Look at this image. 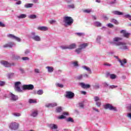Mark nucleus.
<instances>
[{
  "mask_svg": "<svg viewBox=\"0 0 131 131\" xmlns=\"http://www.w3.org/2000/svg\"><path fill=\"white\" fill-rule=\"evenodd\" d=\"M63 22L64 23V26H71L73 24L74 20L70 16H64L63 17Z\"/></svg>",
  "mask_w": 131,
  "mask_h": 131,
  "instance_id": "f257e3e1",
  "label": "nucleus"
},
{
  "mask_svg": "<svg viewBox=\"0 0 131 131\" xmlns=\"http://www.w3.org/2000/svg\"><path fill=\"white\" fill-rule=\"evenodd\" d=\"M114 44L118 47L119 50H123V51H124V50H128V47L126 46V43L123 42H115Z\"/></svg>",
  "mask_w": 131,
  "mask_h": 131,
  "instance_id": "f03ea898",
  "label": "nucleus"
},
{
  "mask_svg": "<svg viewBox=\"0 0 131 131\" xmlns=\"http://www.w3.org/2000/svg\"><path fill=\"white\" fill-rule=\"evenodd\" d=\"M104 108L107 110V109H108L109 110L111 111H117V109L116 108V107L113 106L110 103H107L104 105Z\"/></svg>",
  "mask_w": 131,
  "mask_h": 131,
  "instance_id": "7ed1b4c3",
  "label": "nucleus"
},
{
  "mask_svg": "<svg viewBox=\"0 0 131 131\" xmlns=\"http://www.w3.org/2000/svg\"><path fill=\"white\" fill-rule=\"evenodd\" d=\"M9 127L12 130H16L19 127V124L17 122H12L9 125Z\"/></svg>",
  "mask_w": 131,
  "mask_h": 131,
  "instance_id": "20e7f679",
  "label": "nucleus"
},
{
  "mask_svg": "<svg viewBox=\"0 0 131 131\" xmlns=\"http://www.w3.org/2000/svg\"><path fill=\"white\" fill-rule=\"evenodd\" d=\"M20 84H21V82L20 81L15 82L14 90L19 93H21V92H22V90H21L20 86H19Z\"/></svg>",
  "mask_w": 131,
  "mask_h": 131,
  "instance_id": "39448f33",
  "label": "nucleus"
},
{
  "mask_svg": "<svg viewBox=\"0 0 131 131\" xmlns=\"http://www.w3.org/2000/svg\"><path fill=\"white\" fill-rule=\"evenodd\" d=\"M66 95L65 97L68 98V99H72V98L74 97V93L71 91H67Z\"/></svg>",
  "mask_w": 131,
  "mask_h": 131,
  "instance_id": "423d86ee",
  "label": "nucleus"
},
{
  "mask_svg": "<svg viewBox=\"0 0 131 131\" xmlns=\"http://www.w3.org/2000/svg\"><path fill=\"white\" fill-rule=\"evenodd\" d=\"M1 63L2 65L4 66L5 67H11V66H12V65L13 66H14V63H9L8 61H5V60H2L1 61Z\"/></svg>",
  "mask_w": 131,
  "mask_h": 131,
  "instance_id": "0eeeda50",
  "label": "nucleus"
},
{
  "mask_svg": "<svg viewBox=\"0 0 131 131\" xmlns=\"http://www.w3.org/2000/svg\"><path fill=\"white\" fill-rule=\"evenodd\" d=\"M23 89L25 91L26 90H31L34 89V86H33V85L32 84L24 85L23 86Z\"/></svg>",
  "mask_w": 131,
  "mask_h": 131,
  "instance_id": "6e6552de",
  "label": "nucleus"
},
{
  "mask_svg": "<svg viewBox=\"0 0 131 131\" xmlns=\"http://www.w3.org/2000/svg\"><path fill=\"white\" fill-rule=\"evenodd\" d=\"M120 33L123 35V36H124V37H126V38H128V37H129V36L130 35V34L126 32L125 30H121L120 31Z\"/></svg>",
  "mask_w": 131,
  "mask_h": 131,
  "instance_id": "1a4fd4ad",
  "label": "nucleus"
},
{
  "mask_svg": "<svg viewBox=\"0 0 131 131\" xmlns=\"http://www.w3.org/2000/svg\"><path fill=\"white\" fill-rule=\"evenodd\" d=\"M32 35H33L32 37V39L35 40V41H40V37L38 35H35V32H32Z\"/></svg>",
  "mask_w": 131,
  "mask_h": 131,
  "instance_id": "9d476101",
  "label": "nucleus"
},
{
  "mask_svg": "<svg viewBox=\"0 0 131 131\" xmlns=\"http://www.w3.org/2000/svg\"><path fill=\"white\" fill-rule=\"evenodd\" d=\"M8 37H10V38H12L13 39H15V40H17V41H21V39H20V38L16 37L13 34L8 35Z\"/></svg>",
  "mask_w": 131,
  "mask_h": 131,
  "instance_id": "9b49d317",
  "label": "nucleus"
},
{
  "mask_svg": "<svg viewBox=\"0 0 131 131\" xmlns=\"http://www.w3.org/2000/svg\"><path fill=\"white\" fill-rule=\"evenodd\" d=\"M57 105V103H48L46 105V107L47 108H53L56 107Z\"/></svg>",
  "mask_w": 131,
  "mask_h": 131,
  "instance_id": "f8f14e48",
  "label": "nucleus"
},
{
  "mask_svg": "<svg viewBox=\"0 0 131 131\" xmlns=\"http://www.w3.org/2000/svg\"><path fill=\"white\" fill-rule=\"evenodd\" d=\"M80 85L83 89H90L91 88V85L89 84H85L84 83H80Z\"/></svg>",
  "mask_w": 131,
  "mask_h": 131,
  "instance_id": "ddd939ff",
  "label": "nucleus"
},
{
  "mask_svg": "<svg viewBox=\"0 0 131 131\" xmlns=\"http://www.w3.org/2000/svg\"><path fill=\"white\" fill-rule=\"evenodd\" d=\"M118 61L120 62L121 66H124L125 64H126L127 63V61H126V59H123L121 60L120 59H118Z\"/></svg>",
  "mask_w": 131,
  "mask_h": 131,
  "instance_id": "4468645a",
  "label": "nucleus"
},
{
  "mask_svg": "<svg viewBox=\"0 0 131 131\" xmlns=\"http://www.w3.org/2000/svg\"><path fill=\"white\" fill-rule=\"evenodd\" d=\"M88 46H89V43H83L79 45V48L83 50V49H85Z\"/></svg>",
  "mask_w": 131,
  "mask_h": 131,
  "instance_id": "2eb2a0df",
  "label": "nucleus"
},
{
  "mask_svg": "<svg viewBox=\"0 0 131 131\" xmlns=\"http://www.w3.org/2000/svg\"><path fill=\"white\" fill-rule=\"evenodd\" d=\"M37 29L41 31H48V28L47 27H39L37 28Z\"/></svg>",
  "mask_w": 131,
  "mask_h": 131,
  "instance_id": "dca6fc26",
  "label": "nucleus"
},
{
  "mask_svg": "<svg viewBox=\"0 0 131 131\" xmlns=\"http://www.w3.org/2000/svg\"><path fill=\"white\" fill-rule=\"evenodd\" d=\"M14 46V43L10 42L6 44L3 47L4 48H12Z\"/></svg>",
  "mask_w": 131,
  "mask_h": 131,
  "instance_id": "f3484780",
  "label": "nucleus"
},
{
  "mask_svg": "<svg viewBox=\"0 0 131 131\" xmlns=\"http://www.w3.org/2000/svg\"><path fill=\"white\" fill-rule=\"evenodd\" d=\"M120 40H122V38L119 37H115L113 38V41L115 42H119Z\"/></svg>",
  "mask_w": 131,
  "mask_h": 131,
  "instance_id": "a211bd4d",
  "label": "nucleus"
},
{
  "mask_svg": "<svg viewBox=\"0 0 131 131\" xmlns=\"http://www.w3.org/2000/svg\"><path fill=\"white\" fill-rule=\"evenodd\" d=\"M38 114V112L37 111V110H35L32 112L31 115V116H32L33 117H36Z\"/></svg>",
  "mask_w": 131,
  "mask_h": 131,
  "instance_id": "6ab92c4d",
  "label": "nucleus"
},
{
  "mask_svg": "<svg viewBox=\"0 0 131 131\" xmlns=\"http://www.w3.org/2000/svg\"><path fill=\"white\" fill-rule=\"evenodd\" d=\"M11 99L12 100H13V101H17V100L18 99V97L14 94H13V93L11 94Z\"/></svg>",
  "mask_w": 131,
  "mask_h": 131,
  "instance_id": "aec40b11",
  "label": "nucleus"
},
{
  "mask_svg": "<svg viewBox=\"0 0 131 131\" xmlns=\"http://www.w3.org/2000/svg\"><path fill=\"white\" fill-rule=\"evenodd\" d=\"M76 48V44L72 43L69 46V49L72 50L73 49H75Z\"/></svg>",
  "mask_w": 131,
  "mask_h": 131,
  "instance_id": "412c9836",
  "label": "nucleus"
},
{
  "mask_svg": "<svg viewBox=\"0 0 131 131\" xmlns=\"http://www.w3.org/2000/svg\"><path fill=\"white\" fill-rule=\"evenodd\" d=\"M46 68L48 69V72L50 73L54 71V68L52 67H47Z\"/></svg>",
  "mask_w": 131,
  "mask_h": 131,
  "instance_id": "4be33fe9",
  "label": "nucleus"
},
{
  "mask_svg": "<svg viewBox=\"0 0 131 131\" xmlns=\"http://www.w3.org/2000/svg\"><path fill=\"white\" fill-rule=\"evenodd\" d=\"M50 127L51 129H57L58 126L55 124H52L50 125Z\"/></svg>",
  "mask_w": 131,
  "mask_h": 131,
  "instance_id": "5701e85b",
  "label": "nucleus"
},
{
  "mask_svg": "<svg viewBox=\"0 0 131 131\" xmlns=\"http://www.w3.org/2000/svg\"><path fill=\"white\" fill-rule=\"evenodd\" d=\"M26 17H27V15L24 14H21L19 16H17V18H18V19H23L24 18H26Z\"/></svg>",
  "mask_w": 131,
  "mask_h": 131,
  "instance_id": "b1692460",
  "label": "nucleus"
},
{
  "mask_svg": "<svg viewBox=\"0 0 131 131\" xmlns=\"http://www.w3.org/2000/svg\"><path fill=\"white\" fill-rule=\"evenodd\" d=\"M72 64L74 67H78L79 66L78 65V61H72Z\"/></svg>",
  "mask_w": 131,
  "mask_h": 131,
  "instance_id": "393cba45",
  "label": "nucleus"
},
{
  "mask_svg": "<svg viewBox=\"0 0 131 131\" xmlns=\"http://www.w3.org/2000/svg\"><path fill=\"white\" fill-rule=\"evenodd\" d=\"M83 68L84 69H85V70H86L87 71H88V72H89V73L91 74H92V70H91V69L88 67H85V66H84L83 67Z\"/></svg>",
  "mask_w": 131,
  "mask_h": 131,
  "instance_id": "a878e982",
  "label": "nucleus"
},
{
  "mask_svg": "<svg viewBox=\"0 0 131 131\" xmlns=\"http://www.w3.org/2000/svg\"><path fill=\"white\" fill-rule=\"evenodd\" d=\"M32 6H33V4H27L25 5V7L28 9V8L32 7Z\"/></svg>",
  "mask_w": 131,
  "mask_h": 131,
  "instance_id": "bb28decb",
  "label": "nucleus"
},
{
  "mask_svg": "<svg viewBox=\"0 0 131 131\" xmlns=\"http://www.w3.org/2000/svg\"><path fill=\"white\" fill-rule=\"evenodd\" d=\"M29 103H30V104H32V103H37L36 99H30L29 100Z\"/></svg>",
  "mask_w": 131,
  "mask_h": 131,
  "instance_id": "cd10ccee",
  "label": "nucleus"
},
{
  "mask_svg": "<svg viewBox=\"0 0 131 131\" xmlns=\"http://www.w3.org/2000/svg\"><path fill=\"white\" fill-rule=\"evenodd\" d=\"M56 112L58 113L62 112V107L61 106L57 107L56 109Z\"/></svg>",
  "mask_w": 131,
  "mask_h": 131,
  "instance_id": "c85d7f7f",
  "label": "nucleus"
},
{
  "mask_svg": "<svg viewBox=\"0 0 131 131\" xmlns=\"http://www.w3.org/2000/svg\"><path fill=\"white\" fill-rule=\"evenodd\" d=\"M114 14H115V15H123V13L122 12H120L117 11H114Z\"/></svg>",
  "mask_w": 131,
  "mask_h": 131,
  "instance_id": "c756f323",
  "label": "nucleus"
},
{
  "mask_svg": "<svg viewBox=\"0 0 131 131\" xmlns=\"http://www.w3.org/2000/svg\"><path fill=\"white\" fill-rule=\"evenodd\" d=\"M102 24L99 21H96L95 23V26H97V27H101Z\"/></svg>",
  "mask_w": 131,
  "mask_h": 131,
  "instance_id": "7c9ffc66",
  "label": "nucleus"
},
{
  "mask_svg": "<svg viewBox=\"0 0 131 131\" xmlns=\"http://www.w3.org/2000/svg\"><path fill=\"white\" fill-rule=\"evenodd\" d=\"M82 50V49L79 47V48L76 49L75 52H76L77 54H80V53H81Z\"/></svg>",
  "mask_w": 131,
  "mask_h": 131,
  "instance_id": "2f4dec72",
  "label": "nucleus"
},
{
  "mask_svg": "<svg viewBox=\"0 0 131 131\" xmlns=\"http://www.w3.org/2000/svg\"><path fill=\"white\" fill-rule=\"evenodd\" d=\"M83 13H86L87 14H89L92 12V10L91 9H84L83 10Z\"/></svg>",
  "mask_w": 131,
  "mask_h": 131,
  "instance_id": "473e14b6",
  "label": "nucleus"
},
{
  "mask_svg": "<svg viewBox=\"0 0 131 131\" xmlns=\"http://www.w3.org/2000/svg\"><path fill=\"white\" fill-rule=\"evenodd\" d=\"M111 22H112L113 23H114L116 25H118V24H119L118 21L115 19H112Z\"/></svg>",
  "mask_w": 131,
  "mask_h": 131,
  "instance_id": "72a5a7b5",
  "label": "nucleus"
},
{
  "mask_svg": "<svg viewBox=\"0 0 131 131\" xmlns=\"http://www.w3.org/2000/svg\"><path fill=\"white\" fill-rule=\"evenodd\" d=\"M13 115H14V116H15L16 117H19V116H21V114L19 113H14L13 114Z\"/></svg>",
  "mask_w": 131,
  "mask_h": 131,
  "instance_id": "f704fd0d",
  "label": "nucleus"
},
{
  "mask_svg": "<svg viewBox=\"0 0 131 131\" xmlns=\"http://www.w3.org/2000/svg\"><path fill=\"white\" fill-rule=\"evenodd\" d=\"M30 19H36V15H31L29 16Z\"/></svg>",
  "mask_w": 131,
  "mask_h": 131,
  "instance_id": "c9c22d12",
  "label": "nucleus"
},
{
  "mask_svg": "<svg viewBox=\"0 0 131 131\" xmlns=\"http://www.w3.org/2000/svg\"><path fill=\"white\" fill-rule=\"evenodd\" d=\"M37 95H42L43 94V91L42 90H39L37 92Z\"/></svg>",
  "mask_w": 131,
  "mask_h": 131,
  "instance_id": "e433bc0d",
  "label": "nucleus"
},
{
  "mask_svg": "<svg viewBox=\"0 0 131 131\" xmlns=\"http://www.w3.org/2000/svg\"><path fill=\"white\" fill-rule=\"evenodd\" d=\"M110 77H111V79H115V78H116V75H115L113 74H111Z\"/></svg>",
  "mask_w": 131,
  "mask_h": 131,
  "instance_id": "4c0bfd02",
  "label": "nucleus"
},
{
  "mask_svg": "<svg viewBox=\"0 0 131 131\" xmlns=\"http://www.w3.org/2000/svg\"><path fill=\"white\" fill-rule=\"evenodd\" d=\"M56 86H58V88H64V85L60 83H56Z\"/></svg>",
  "mask_w": 131,
  "mask_h": 131,
  "instance_id": "58836bf2",
  "label": "nucleus"
},
{
  "mask_svg": "<svg viewBox=\"0 0 131 131\" xmlns=\"http://www.w3.org/2000/svg\"><path fill=\"white\" fill-rule=\"evenodd\" d=\"M67 121H68V122H73V119L72 118H69L67 119Z\"/></svg>",
  "mask_w": 131,
  "mask_h": 131,
  "instance_id": "ea45409f",
  "label": "nucleus"
},
{
  "mask_svg": "<svg viewBox=\"0 0 131 131\" xmlns=\"http://www.w3.org/2000/svg\"><path fill=\"white\" fill-rule=\"evenodd\" d=\"M68 7L69 9H74V4H72V5H68Z\"/></svg>",
  "mask_w": 131,
  "mask_h": 131,
  "instance_id": "a19ab883",
  "label": "nucleus"
},
{
  "mask_svg": "<svg viewBox=\"0 0 131 131\" xmlns=\"http://www.w3.org/2000/svg\"><path fill=\"white\" fill-rule=\"evenodd\" d=\"M34 72L35 73H40V70L38 69H35L34 70Z\"/></svg>",
  "mask_w": 131,
  "mask_h": 131,
  "instance_id": "79ce46f5",
  "label": "nucleus"
},
{
  "mask_svg": "<svg viewBox=\"0 0 131 131\" xmlns=\"http://www.w3.org/2000/svg\"><path fill=\"white\" fill-rule=\"evenodd\" d=\"M13 76H14V73H12L11 74H9L8 75V78H11L12 77H13Z\"/></svg>",
  "mask_w": 131,
  "mask_h": 131,
  "instance_id": "37998d69",
  "label": "nucleus"
},
{
  "mask_svg": "<svg viewBox=\"0 0 131 131\" xmlns=\"http://www.w3.org/2000/svg\"><path fill=\"white\" fill-rule=\"evenodd\" d=\"M83 103L82 102H80L79 103V107H80V108H83Z\"/></svg>",
  "mask_w": 131,
  "mask_h": 131,
  "instance_id": "c03bdc74",
  "label": "nucleus"
},
{
  "mask_svg": "<svg viewBox=\"0 0 131 131\" xmlns=\"http://www.w3.org/2000/svg\"><path fill=\"white\" fill-rule=\"evenodd\" d=\"M75 34L78 35V36H82V35H83V33H76Z\"/></svg>",
  "mask_w": 131,
  "mask_h": 131,
  "instance_id": "a18cd8bd",
  "label": "nucleus"
},
{
  "mask_svg": "<svg viewBox=\"0 0 131 131\" xmlns=\"http://www.w3.org/2000/svg\"><path fill=\"white\" fill-rule=\"evenodd\" d=\"M95 89H100V85L98 83H96L94 86Z\"/></svg>",
  "mask_w": 131,
  "mask_h": 131,
  "instance_id": "49530a36",
  "label": "nucleus"
},
{
  "mask_svg": "<svg viewBox=\"0 0 131 131\" xmlns=\"http://www.w3.org/2000/svg\"><path fill=\"white\" fill-rule=\"evenodd\" d=\"M107 26L110 28H112V27H113L114 26L112 24L109 23V24H107Z\"/></svg>",
  "mask_w": 131,
  "mask_h": 131,
  "instance_id": "de8ad7c7",
  "label": "nucleus"
},
{
  "mask_svg": "<svg viewBox=\"0 0 131 131\" xmlns=\"http://www.w3.org/2000/svg\"><path fill=\"white\" fill-rule=\"evenodd\" d=\"M0 27H6V25L0 21Z\"/></svg>",
  "mask_w": 131,
  "mask_h": 131,
  "instance_id": "09e8293b",
  "label": "nucleus"
},
{
  "mask_svg": "<svg viewBox=\"0 0 131 131\" xmlns=\"http://www.w3.org/2000/svg\"><path fill=\"white\" fill-rule=\"evenodd\" d=\"M94 100H95V102H97V101H99V100H100V98L98 96H95L94 97Z\"/></svg>",
  "mask_w": 131,
  "mask_h": 131,
  "instance_id": "8fccbe9b",
  "label": "nucleus"
},
{
  "mask_svg": "<svg viewBox=\"0 0 131 131\" xmlns=\"http://www.w3.org/2000/svg\"><path fill=\"white\" fill-rule=\"evenodd\" d=\"M61 49H62V50H66L67 49H69V47L67 46H61Z\"/></svg>",
  "mask_w": 131,
  "mask_h": 131,
  "instance_id": "3c124183",
  "label": "nucleus"
},
{
  "mask_svg": "<svg viewBox=\"0 0 131 131\" xmlns=\"http://www.w3.org/2000/svg\"><path fill=\"white\" fill-rule=\"evenodd\" d=\"M22 60H24V61H26L27 60H29V58H28V57H23L22 58Z\"/></svg>",
  "mask_w": 131,
  "mask_h": 131,
  "instance_id": "603ef678",
  "label": "nucleus"
},
{
  "mask_svg": "<svg viewBox=\"0 0 131 131\" xmlns=\"http://www.w3.org/2000/svg\"><path fill=\"white\" fill-rule=\"evenodd\" d=\"M126 18H128L129 19V20H130L131 21V15L129 14H127L126 15H125Z\"/></svg>",
  "mask_w": 131,
  "mask_h": 131,
  "instance_id": "864d4df0",
  "label": "nucleus"
},
{
  "mask_svg": "<svg viewBox=\"0 0 131 131\" xmlns=\"http://www.w3.org/2000/svg\"><path fill=\"white\" fill-rule=\"evenodd\" d=\"M59 119H64V118H66L65 116L64 115H61L58 117Z\"/></svg>",
  "mask_w": 131,
  "mask_h": 131,
  "instance_id": "5fc2aeb1",
  "label": "nucleus"
},
{
  "mask_svg": "<svg viewBox=\"0 0 131 131\" xmlns=\"http://www.w3.org/2000/svg\"><path fill=\"white\" fill-rule=\"evenodd\" d=\"M82 75H80L79 76H78L77 79H78L79 80H80V79H82Z\"/></svg>",
  "mask_w": 131,
  "mask_h": 131,
  "instance_id": "6e6d98bb",
  "label": "nucleus"
},
{
  "mask_svg": "<svg viewBox=\"0 0 131 131\" xmlns=\"http://www.w3.org/2000/svg\"><path fill=\"white\" fill-rule=\"evenodd\" d=\"M5 84L4 81H0V86H3Z\"/></svg>",
  "mask_w": 131,
  "mask_h": 131,
  "instance_id": "4d7b16f0",
  "label": "nucleus"
},
{
  "mask_svg": "<svg viewBox=\"0 0 131 131\" xmlns=\"http://www.w3.org/2000/svg\"><path fill=\"white\" fill-rule=\"evenodd\" d=\"M30 53V51H29V50H27L25 52V54L26 55H27V54H29Z\"/></svg>",
  "mask_w": 131,
  "mask_h": 131,
  "instance_id": "13d9d810",
  "label": "nucleus"
},
{
  "mask_svg": "<svg viewBox=\"0 0 131 131\" xmlns=\"http://www.w3.org/2000/svg\"><path fill=\"white\" fill-rule=\"evenodd\" d=\"M110 89H115V88H117V86L116 85H112L111 86H110Z\"/></svg>",
  "mask_w": 131,
  "mask_h": 131,
  "instance_id": "bf43d9fd",
  "label": "nucleus"
},
{
  "mask_svg": "<svg viewBox=\"0 0 131 131\" xmlns=\"http://www.w3.org/2000/svg\"><path fill=\"white\" fill-rule=\"evenodd\" d=\"M96 105L97 106H98V107H100V106H101V102H96Z\"/></svg>",
  "mask_w": 131,
  "mask_h": 131,
  "instance_id": "052dcab7",
  "label": "nucleus"
},
{
  "mask_svg": "<svg viewBox=\"0 0 131 131\" xmlns=\"http://www.w3.org/2000/svg\"><path fill=\"white\" fill-rule=\"evenodd\" d=\"M116 3V0H114V1H112L110 3V5H113V4H115Z\"/></svg>",
  "mask_w": 131,
  "mask_h": 131,
  "instance_id": "680f3d73",
  "label": "nucleus"
},
{
  "mask_svg": "<svg viewBox=\"0 0 131 131\" xmlns=\"http://www.w3.org/2000/svg\"><path fill=\"white\" fill-rule=\"evenodd\" d=\"M104 65L105 66H108V67L111 66V64L107 63H104Z\"/></svg>",
  "mask_w": 131,
  "mask_h": 131,
  "instance_id": "e2e57ef3",
  "label": "nucleus"
},
{
  "mask_svg": "<svg viewBox=\"0 0 131 131\" xmlns=\"http://www.w3.org/2000/svg\"><path fill=\"white\" fill-rule=\"evenodd\" d=\"M56 22V20H51L50 21V23L51 24H53V23H55Z\"/></svg>",
  "mask_w": 131,
  "mask_h": 131,
  "instance_id": "0e129e2a",
  "label": "nucleus"
},
{
  "mask_svg": "<svg viewBox=\"0 0 131 131\" xmlns=\"http://www.w3.org/2000/svg\"><path fill=\"white\" fill-rule=\"evenodd\" d=\"M81 93L82 95H86V92L85 91H81Z\"/></svg>",
  "mask_w": 131,
  "mask_h": 131,
  "instance_id": "69168bd1",
  "label": "nucleus"
},
{
  "mask_svg": "<svg viewBox=\"0 0 131 131\" xmlns=\"http://www.w3.org/2000/svg\"><path fill=\"white\" fill-rule=\"evenodd\" d=\"M21 1H18V2H16V5H21Z\"/></svg>",
  "mask_w": 131,
  "mask_h": 131,
  "instance_id": "338daca9",
  "label": "nucleus"
},
{
  "mask_svg": "<svg viewBox=\"0 0 131 131\" xmlns=\"http://www.w3.org/2000/svg\"><path fill=\"white\" fill-rule=\"evenodd\" d=\"M127 116L129 117V118H131V113L128 114Z\"/></svg>",
  "mask_w": 131,
  "mask_h": 131,
  "instance_id": "774afa93",
  "label": "nucleus"
}]
</instances>
